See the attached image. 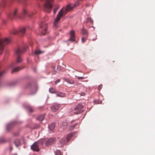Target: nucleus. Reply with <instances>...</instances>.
I'll return each mask as SVG.
<instances>
[{"instance_id":"412c9836","label":"nucleus","mask_w":155,"mask_h":155,"mask_svg":"<svg viewBox=\"0 0 155 155\" xmlns=\"http://www.w3.org/2000/svg\"><path fill=\"white\" fill-rule=\"evenodd\" d=\"M55 127V125L54 123L51 124L49 126L48 128L49 129L51 130H54Z\"/></svg>"},{"instance_id":"f3484780","label":"nucleus","mask_w":155,"mask_h":155,"mask_svg":"<svg viewBox=\"0 0 155 155\" xmlns=\"http://www.w3.org/2000/svg\"><path fill=\"white\" fill-rule=\"evenodd\" d=\"M70 37L69 39H74L75 37V32L73 31L72 30L70 31Z\"/></svg>"},{"instance_id":"2eb2a0df","label":"nucleus","mask_w":155,"mask_h":155,"mask_svg":"<svg viewBox=\"0 0 155 155\" xmlns=\"http://www.w3.org/2000/svg\"><path fill=\"white\" fill-rule=\"evenodd\" d=\"M22 14L23 15H27L29 16H31V12H28V11L25 8H24L23 9Z\"/></svg>"},{"instance_id":"39448f33","label":"nucleus","mask_w":155,"mask_h":155,"mask_svg":"<svg viewBox=\"0 0 155 155\" xmlns=\"http://www.w3.org/2000/svg\"><path fill=\"white\" fill-rule=\"evenodd\" d=\"M82 0H77L75 2V3L74 4L72 5L71 4H68L65 8V11L64 12L67 13L68 12L70 11L73 10L74 8L78 6L80 4V2H81Z\"/></svg>"},{"instance_id":"ddd939ff","label":"nucleus","mask_w":155,"mask_h":155,"mask_svg":"<svg viewBox=\"0 0 155 155\" xmlns=\"http://www.w3.org/2000/svg\"><path fill=\"white\" fill-rule=\"evenodd\" d=\"M60 107V105L59 104H56L51 107V109L53 112H55L59 109Z\"/></svg>"},{"instance_id":"e433bc0d","label":"nucleus","mask_w":155,"mask_h":155,"mask_svg":"<svg viewBox=\"0 0 155 155\" xmlns=\"http://www.w3.org/2000/svg\"><path fill=\"white\" fill-rule=\"evenodd\" d=\"M60 80L59 79H58L55 81V83L56 84L58 83L60 81Z\"/></svg>"},{"instance_id":"dca6fc26","label":"nucleus","mask_w":155,"mask_h":155,"mask_svg":"<svg viewBox=\"0 0 155 155\" xmlns=\"http://www.w3.org/2000/svg\"><path fill=\"white\" fill-rule=\"evenodd\" d=\"M14 143L17 147H18L21 145V142L18 139L15 140L14 141Z\"/></svg>"},{"instance_id":"5701e85b","label":"nucleus","mask_w":155,"mask_h":155,"mask_svg":"<svg viewBox=\"0 0 155 155\" xmlns=\"http://www.w3.org/2000/svg\"><path fill=\"white\" fill-rule=\"evenodd\" d=\"M77 123H75L72 125L71 126L69 129L68 130L69 131H71V130H73L75 127L76 126Z\"/></svg>"},{"instance_id":"7c9ffc66","label":"nucleus","mask_w":155,"mask_h":155,"mask_svg":"<svg viewBox=\"0 0 155 155\" xmlns=\"http://www.w3.org/2000/svg\"><path fill=\"white\" fill-rule=\"evenodd\" d=\"M82 32L83 35H86L87 33V30H84V29L83 30Z\"/></svg>"},{"instance_id":"a878e982","label":"nucleus","mask_w":155,"mask_h":155,"mask_svg":"<svg viewBox=\"0 0 155 155\" xmlns=\"http://www.w3.org/2000/svg\"><path fill=\"white\" fill-rule=\"evenodd\" d=\"M21 69V68H20L19 67H17L13 69L12 71V73H13V72H17Z\"/></svg>"},{"instance_id":"f704fd0d","label":"nucleus","mask_w":155,"mask_h":155,"mask_svg":"<svg viewBox=\"0 0 155 155\" xmlns=\"http://www.w3.org/2000/svg\"><path fill=\"white\" fill-rule=\"evenodd\" d=\"M102 85H100L99 86H98V89L99 90V91L100 90V89L102 87Z\"/></svg>"},{"instance_id":"58836bf2","label":"nucleus","mask_w":155,"mask_h":155,"mask_svg":"<svg viewBox=\"0 0 155 155\" xmlns=\"http://www.w3.org/2000/svg\"><path fill=\"white\" fill-rule=\"evenodd\" d=\"M57 73V71H53L52 72V74H55Z\"/></svg>"},{"instance_id":"1a4fd4ad","label":"nucleus","mask_w":155,"mask_h":155,"mask_svg":"<svg viewBox=\"0 0 155 155\" xmlns=\"http://www.w3.org/2000/svg\"><path fill=\"white\" fill-rule=\"evenodd\" d=\"M41 144V143L40 141L35 142L31 146V148L34 151L38 152L39 151V147Z\"/></svg>"},{"instance_id":"c03bdc74","label":"nucleus","mask_w":155,"mask_h":155,"mask_svg":"<svg viewBox=\"0 0 155 155\" xmlns=\"http://www.w3.org/2000/svg\"><path fill=\"white\" fill-rule=\"evenodd\" d=\"M12 155H17L16 153H15L12 154Z\"/></svg>"},{"instance_id":"9d476101","label":"nucleus","mask_w":155,"mask_h":155,"mask_svg":"<svg viewBox=\"0 0 155 155\" xmlns=\"http://www.w3.org/2000/svg\"><path fill=\"white\" fill-rule=\"evenodd\" d=\"M63 8L59 12L58 14L57 15V17L55 18V21L54 22V25L56 27L57 26V25L58 22L60 20L62 16L63 13Z\"/></svg>"},{"instance_id":"bb28decb","label":"nucleus","mask_w":155,"mask_h":155,"mask_svg":"<svg viewBox=\"0 0 155 155\" xmlns=\"http://www.w3.org/2000/svg\"><path fill=\"white\" fill-rule=\"evenodd\" d=\"M13 125L12 124H9L7 125V129L8 130H9L10 129H11Z\"/></svg>"},{"instance_id":"4468645a","label":"nucleus","mask_w":155,"mask_h":155,"mask_svg":"<svg viewBox=\"0 0 155 155\" xmlns=\"http://www.w3.org/2000/svg\"><path fill=\"white\" fill-rule=\"evenodd\" d=\"M25 107V109L30 113H32L34 111L33 107L29 105H26Z\"/></svg>"},{"instance_id":"ea45409f","label":"nucleus","mask_w":155,"mask_h":155,"mask_svg":"<svg viewBox=\"0 0 155 155\" xmlns=\"http://www.w3.org/2000/svg\"><path fill=\"white\" fill-rule=\"evenodd\" d=\"M2 21H3V24H5L6 23V22L5 21V20L3 19Z\"/></svg>"},{"instance_id":"f03ea898","label":"nucleus","mask_w":155,"mask_h":155,"mask_svg":"<svg viewBox=\"0 0 155 155\" xmlns=\"http://www.w3.org/2000/svg\"><path fill=\"white\" fill-rule=\"evenodd\" d=\"M73 136V134H72L70 133L67 135L66 138L64 137L62 138L59 141L58 143V147H61L66 144L69 142Z\"/></svg>"},{"instance_id":"4be33fe9","label":"nucleus","mask_w":155,"mask_h":155,"mask_svg":"<svg viewBox=\"0 0 155 155\" xmlns=\"http://www.w3.org/2000/svg\"><path fill=\"white\" fill-rule=\"evenodd\" d=\"M64 80L70 84H73L74 83V81L71 80H70L67 78H64Z\"/></svg>"},{"instance_id":"79ce46f5","label":"nucleus","mask_w":155,"mask_h":155,"mask_svg":"<svg viewBox=\"0 0 155 155\" xmlns=\"http://www.w3.org/2000/svg\"><path fill=\"white\" fill-rule=\"evenodd\" d=\"M0 39H9L8 38H2L1 37V35H0Z\"/></svg>"},{"instance_id":"6e6552de","label":"nucleus","mask_w":155,"mask_h":155,"mask_svg":"<svg viewBox=\"0 0 155 155\" xmlns=\"http://www.w3.org/2000/svg\"><path fill=\"white\" fill-rule=\"evenodd\" d=\"M25 28L23 27L20 28L18 30H15L12 33L13 35H17L21 36H22L25 35Z\"/></svg>"},{"instance_id":"b1692460","label":"nucleus","mask_w":155,"mask_h":155,"mask_svg":"<svg viewBox=\"0 0 155 155\" xmlns=\"http://www.w3.org/2000/svg\"><path fill=\"white\" fill-rule=\"evenodd\" d=\"M49 92L51 93H54L56 92V90L54 88H50L49 89Z\"/></svg>"},{"instance_id":"cd10ccee","label":"nucleus","mask_w":155,"mask_h":155,"mask_svg":"<svg viewBox=\"0 0 155 155\" xmlns=\"http://www.w3.org/2000/svg\"><path fill=\"white\" fill-rule=\"evenodd\" d=\"M44 52V51H41L40 50H37L35 52V54L38 55Z\"/></svg>"},{"instance_id":"473e14b6","label":"nucleus","mask_w":155,"mask_h":155,"mask_svg":"<svg viewBox=\"0 0 155 155\" xmlns=\"http://www.w3.org/2000/svg\"><path fill=\"white\" fill-rule=\"evenodd\" d=\"M58 8H59V7H58V8H56V9H55L54 10V14H55L56 13V12Z\"/></svg>"},{"instance_id":"37998d69","label":"nucleus","mask_w":155,"mask_h":155,"mask_svg":"<svg viewBox=\"0 0 155 155\" xmlns=\"http://www.w3.org/2000/svg\"><path fill=\"white\" fill-rule=\"evenodd\" d=\"M4 142V140H0V142Z\"/></svg>"},{"instance_id":"72a5a7b5","label":"nucleus","mask_w":155,"mask_h":155,"mask_svg":"<svg viewBox=\"0 0 155 155\" xmlns=\"http://www.w3.org/2000/svg\"><path fill=\"white\" fill-rule=\"evenodd\" d=\"M57 70L58 71H61L62 69H61V68L60 66H58L57 68Z\"/></svg>"},{"instance_id":"7ed1b4c3","label":"nucleus","mask_w":155,"mask_h":155,"mask_svg":"<svg viewBox=\"0 0 155 155\" xmlns=\"http://www.w3.org/2000/svg\"><path fill=\"white\" fill-rule=\"evenodd\" d=\"M28 48L27 46L25 45L23 46L22 50L20 49L19 48H18L15 50V52L17 55L16 62L17 63H20L22 61V59L20 58V55L22 53L24 52Z\"/></svg>"},{"instance_id":"423d86ee","label":"nucleus","mask_w":155,"mask_h":155,"mask_svg":"<svg viewBox=\"0 0 155 155\" xmlns=\"http://www.w3.org/2000/svg\"><path fill=\"white\" fill-rule=\"evenodd\" d=\"M18 9L17 8H15L13 12L12 13H9L8 16L9 18L11 19H14L16 17L21 18L22 17V15H18Z\"/></svg>"},{"instance_id":"9b49d317","label":"nucleus","mask_w":155,"mask_h":155,"mask_svg":"<svg viewBox=\"0 0 155 155\" xmlns=\"http://www.w3.org/2000/svg\"><path fill=\"white\" fill-rule=\"evenodd\" d=\"M56 138L54 137L49 138L45 142V144L46 146H48L54 143L55 142Z\"/></svg>"},{"instance_id":"0eeeda50","label":"nucleus","mask_w":155,"mask_h":155,"mask_svg":"<svg viewBox=\"0 0 155 155\" xmlns=\"http://www.w3.org/2000/svg\"><path fill=\"white\" fill-rule=\"evenodd\" d=\"M11 39H0V54L2 53L4 49V46L5 43H8Z\"/></svg>"},{"instance_id":"6ab92c4d","label":"nucleus","mask_w":155,"mask_h":155,"mask_svg":"<svg viewBox=\"0 0 155 155\" xmlns=\"http://www.w3.org/2000/svg\"><path fill=\"white\" fill-rule=\"evenodd\" d=\"M56 95L57 96L61 97H64L65 96V94L61 92H58L57 93Z\"/></svg>"},{"instance_id":"c85d7f7f","label":"nucleus","mask_w":155,"mask_h":155,"mask_svg":"<svg viewBox=\"0 0 155 155\" xmlns=\"http://www.w3.org/2000/svg\"><path fill=\"white\" fill-rule=\"evenodd\" d=\"M55 155H61V152L60 151L58 150L56 152H55Z\"/></svg>"},{"instance_id":"4c0bfd02","label":"nucleus","mask_w":155,"mask_h":155,"mask_svg":"<svg viewBox=\"0 0 155 155\" xmlns=\"http://www.w3.org/2000/svg\"><path fill=\"white\" fill-rule=\"evenodd\" d=\"M85 93L84 92H81V96H84L85 95Z\"/></svg>"},{"instance_id":"aec40b11","label":"nucleus","mask_w":155,"mask_h":155,"mask_svg":"<svg viewBox=\"0 0 155 155\" xmlns=\"http://www.w3.org/2000/svg\"><path fill=\"white\" fill-rule=\"evenodd\" d=\"M44 118L45 115L43 114L39 116L37 118V119L40 121H42L44 119Z\"/></svg>"},{"instance_id":"a211bd4d","label":"nucleus","mask_w":155,"mask_h":155,"mask_svg":"<svg viewBox=\"0 0 155 155\" xmlns=\"http://www.w3.org/2000/svg\"><path fill=\"white\" fill-rule=\"evenodd\" d=\"M68 125V123L66 121H63L61 125V127L63 129L66 128Z\"/></svg>"},{"instance_id":"c756f323","label":"nucleus","mask_w":155,"mask_h":155,"mask_svg":"<svg viewBox=\"0 0 155 155\" xmlns=\"http://www.w3.org/2000/svg\"><path fill=\"white\" fill-rule=\"evenodd\" d=\"M5 71H3L0 72V77L3 76L4 73H5Z\"/></svg>"},{"instance_id":"20e7f679","label":"nucleus","mask_w":155,"mask_h":155,"mask_svg":"<svg viewBox=\"0 0 155 155\" xmlns=\"http://www.w3.org/2000/svg\"><path fill=\"white\" fill-rule=\"evenodd\" d=\"M39 26L40 27L39 30L41 32V35H44L46 34L47 32L48 28L47 23L46 22L43 21L39 24Z\"/></svg>"},{"instance_id":"393cba45","label":"nucleus","mask_w":155,"mask_h":155,"mask_svg":"<svg viewBox=\"0 0 155 155\" xmlns=\"http://www.w3.org/2000/svg\"><path fill=\"white\" fill-rule=\"evenodd\" d=\"M86 22L87 23L90 22L91 23L93 24V20L91 18H88L86 20Z\"/></svg>"},{"instance_id":"a19ab883","label":"nucleus","mask_w":155,"mask_h":155,"mask_svg":"<svg viewBox=\"0 0 155 155\" xmlns=\"http://www.w3.org/2000/svg\"><path fill=\"white\" fill-rule=\"evenodd\" d=\"M86 39H81V41L82 43H84Z\"/></svg>"},{"instance_id":"f257e3e1","label":"nucleus","mask_w":155,"mask_h":155,"mask_svg":"<svg viewBox=\"0 0 155 155\" xmlns=\"http://www.w3.org/2000/svg\"><path fill=\"white\" fill-rule=\"evenodd\" d=\"M41 2L45 3L43 5V9L44 12L50 13L53 5L52 3L54 0H40Z\"/></svg>"},{"instance_id":"a18cd8bd","label":"nucleus","mask_w":155,"mask_h":155,"mask_svg":"<svg viewBox=\"0 0 155 155\" xmlns=\"http://www.w3.org/2000/svg\"><path fill=\"white\" fill-rule=\"evenodd\" d=\"M35 14V13H32V14Z\"/></svg>"},{"instance_id":"f8f14e48","label":"nucleus","mask_w":155,"mask_h":155,"mask_svg":"<svg viewBox=\"0 0 155 155\" xmlns=\"http://www.w3.org/2000/svg\"><path fill=\"white\" fill-rule=\"evenodd\" d=\"M83 107V105L82 104H79L77 105V106L75 108L74 110V114H78L79 113H82L83 110L82 109V108Z\"/></svg>"},{"instance_id":"2f4dec72","label":"nucleus","mask_w":155,"mask_h":155,"mask_svg":"<svg viewBox=\"0 0 155 155\" xmlns=\"http://www.w3.org/2000/svg\"><path fill=\"white\" fill-rule=\"evenodd\" d=\"M77 79H84V78L83 77H78Z\"/></svg>"},{"instance_id":"c9c22d12","label":"nucleus","mask_w":155,"mask_h":155,"mask_svg":"<svg viewBox=\"0 0 155 155\" xmlns=\"http://www.w3.org/2000/svg\"><path fill=\"white\" fill-rule=\"evenodd\" d=\"M68 41H70L71 42H72L75 41V39H68Z\"/></svg>"}]
</instances>
